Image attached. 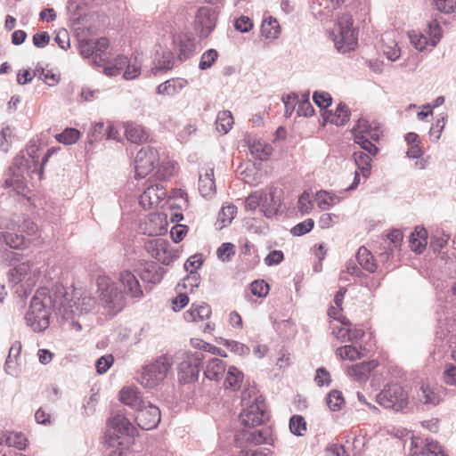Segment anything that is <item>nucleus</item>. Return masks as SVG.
I'll list each match as a JSON object with an SVG mask.
<instances>
[{"instance_id":"55","label":"nucleus","mask_w":456,"mask_h":456,"mask_svg":"<svg viewBox=\"0 0 456 456\" xmlns=\"http://www.w3.org/2000/svg\"><path fill=\"white\" fill-rule=\"evenodd\" d=\"M354 141L370 155L375 156L379 151L378 147L372 142V140L370 137H363V135H355V139H354Z\"/></svg>"},{"instance_id":"14","label":"nucleus","mask_w":456,"mask_h":456,"mask_svg":"<svg viewBox=\"0 0 456 456\" xmlns=\"http://www.w3.org/2000/svg\"><path fill=\"white\" fill-rule=\"evenodd\" d=\"M34 167L28 158L24 155H18L13 159L12 164L9 168V173L12 175V178L5 180L7 186H17L20 187L21 179L25 175H28L33 171Z\"/></svg>"},{"instance_id":"62","label":"nucleus","mask_w":456,"mask_h":456,"mask_svg":"<svg viewBox=\"0 0 456 456\" xmlns=\"http://www.w3.org/2000/svg\"><path fill=\"white\" fill-rule=\"evenodd\" d=\"M314 102L322 109H326L331 105L332 98L329 93L314 92L313 95Z\"/></svg>"},{"instance_id":"49","label":"nucleus","mask_w":456,"mask_h":456,"mask_svg":"<svg viewBox=\"0 0 456 456\" xmlns=\"http://www.w3.org/2000/svg\"><path fill=\"white\" fill-rule=\"evenodd\" d=\"M297 208L301 215L309 214L314 208V201L311 193L305 191L298 198Z\"/></svg>"},{"instance_id":"5","label":"nucleus","mask_w":456,"mask_h":456,"mask_svg":"<svg viewBox=\"0 0 456 456\" xmlns=\"http://www.w3.org/2000/svg\"><path fill=\"white\" fill-rule=\"evenodd\" d=\"M206 356L200 351L183 353L182 362L178 366L180 380L183 383L196 381L199 378L200 367L202 365Z\"/></svg>"},{"instance_id":"25","label":"nucleus","mask_w":456,"mask_h":456,"mask_svg":"<svg viewBox=\"0 0 456 456\" xmlns=\"http://www.w3.org/2000/svg\"><path fill=\"white\" fill-rule=\"evenodd\" d=\"M226 371V363L219 358L208 360L204 369V376L211 381H220Z\"/></svg>"},{"instance_id":"12","label":"nucleus","mask_w":456,"mask_h":456,"mask_svg":"<svg viewBox=\"0 0 456 456\" xmlns=\"http://www.w3.org/2000/svg\"><path fill=\"white\" fill-rule=\"evenodd\" d=\"M146 252L163 265H169L175 257L169 243L162 238H155L145 243Z\"/></svg>"},{"instance_id":"23","label":"nucleus","mask_w":456,"mask_h":456,"mask_svg":"<svg viewBox=\"0 0 456 456\" xmlns=\"http://www.w3.org/2000/svg\"><path fill=\"white\" fill-rule=\"evenodd\" d=\"M376 361L363 362L352 365L347 369V374L355 381L362 382L368 379L370 372L376 369Z\"/></svg>"},{"instance_id":"8","label":"nucleus","mask_w":456,"mask_h":456,"mask_svg":"<svg viewBox=\"0 0 456 456\" xmlns=\"http://www.w3.org/2000/svg\"><path fill=\"white\" fill-rule=\"evenodd\" d=\"M99 297L102 304L111 309L119 307L122 294L118 290L114 282L108 276H99L97 279Z\"/></svg>"},{"instance_id":"51","label":"nucleus","mask_w":456,"mask_h":456,"mask_svg":"<svg viewBox=\"0 0 456 456\" xmlns=\"http://www.w3.org/2000/svg\"><path fill=\"white\" fill-rule=\"evenodd\" d=\"M289 429L296 436H303L306 431V422L300 415H294L289 420Z\"/></svg>"},{"instance_id":"45","label":"nucleus","mask_w":456,"mask_h":456,"mask_svg":"<svg viewBox=\"0 0 456 456\" xmlns=\"http://www.w3.org/2000/svg\"><path fill=\"white\" fill-rule=\"evenodd\" d=\"M340 323L343 326L338 328H333L332 333L341 343H346L349 341L350 327L352 326V324L350 321L346 317H342V320H340Z\"/></svg>"},{"instance_id":"2","label":"nucleus","mask_w":456,"mask_h":456,"mask_svg":"<svg viewBox=\"0 0 456 456\" xmlns=\"http://www.w3.org/2000/svg\"><path fill=\"white\" fill-rule=\"evenodd\" d=\"M172 366V356L161 354L142 368L138 381L146 389L156 388L167 379Z\"/></svg>"},{"instance_id":"37","label":"nucleus","mask_w":456,"mask_h":456,"mask_svg":"<svg viewBox=\"0 0 456 456\" xmlns=\"http://www.w3.org/2000/svg\"><path fill=\"white\" fill-rule=\"evenodd\" d=\"M129 62L130 61L126 56L118 55L113 62H110L104 67V73L109 77L118 76L121 73L124 74V70Z\"/></svg>"},{"instance_id":"52","label":"nucleus","mask_w":456,"mask_h":456,"mask_svg":"<svg viewBox=\"0 0 456 456\" xmlns=\"http://www.w3.org/2000/svg\"><path fill=\"white\" fill-rule=\"evenodd\" d=\"M218 57V53L215 49H209L204 52L201 55L199 68L201 70L208 69L212 67Z\"/></svg>"},{"instance_id":"28","label":"nucleus","mask_w":456,"mask_h":456,"mask_svg":"<svg viewBox=\"0 0 456 456\" xmlns=\"http://www.w3.org/2000/svg\"><path fill=\"white\" fill-rule=\"evenodd\" d=\"M120 401L124 404L135 409L136 411L146 403V402L142 399L140 391L135 387H130L121 389Z\"/></svg>"},{"instance_id":"32","label":"nucleus","mask_w":456,"mask_h":456,"mask_svg":"<svg viewBox=\"0 0 456 456\" xmlns=\"http://www.w3.org/2000/svg\"><path fill=\"white\" fill-rule=\"evenodd\" d=\"M248 149L251 155L261 161L267 160L273 153L271 144L257 140L249 141Z\"/></svg>"},{"instance_id":"17","label":"nucleus","mask_w":456,"mask_h":456,"mask_svg":"<svg viewBox=\"0 0 456 456\" xmlns=\"http://www.w3.org/2000/svg\"><path fill=\"white\" fill-rule=\"evenodd\" d=\"M178 50V59L185 61L191 58L196 51V39L191 33H182L174 39Z\"/></svg>"},{"instance_id":"24","label":"nucleus","mask_w":456,"mask_h":456,"mask_svg":"<svg viewBox=\"0 0 456 456\" xmlns=\"http://www.w3.org/2000/svg\"><path fill=\"white\" fill-rule=\"evenodd\" d=\"M354 139L355 135H363V137H370L372 141L377 142L380 136V129L378 126H372L365 118H359L356 125L351 130Z\"/></svg>"},{"instance_id":"41","label":"nucleus","mask_w":456,"mask_h":456,"mask_svg":"<svg viewBox=\"0 0 456 456\" xmlns=\"http://www.w3.org/2000/svg\"><path fill=\"white\" fill-rule=\"evenodd\" d=\"M67 9L71 20L75 23H79L86 16V4L81 1L69 0Z\"/></svg>"},{"instance_id":"3","label":"nucleus","mask_w":456,"mask_h":456,"mask_svg":"<svg viewBox=\"0 0 456 456\" xmlns=\"http://www.w3.org/2000/svg\"><path fill=\"white\" fill-rule=\"evenodd\" d=\"M330 38L335 47L340 53H347L357 45V35L353 28V19L350 15L338 18L337 24L330 32Z\"/></svg>"},{"instance_id":"64","label":"nucleus","mask_w":456,"mask_h":456,"mask_svg":"<svg viewBox=\"0 0 456 456\" xmlns=\"http://www.w3.org/2000/svg\"><path fill=\"white\" fill-rule=\"evenodd\" d=\"M426 445L425 456H445L444 451L437 442L427 438Z\"/></svg>"},{"instance_id":"27","label":"nucleus","mask_w":456,"mask_h":456,"mask_svg":"<svg viewBox=\"0 0 456 456\" xmlns=\"http://www.w3.org/2000/svg\"><path fill=\"white\" fill-rule=\"evenodd\" d=\"M199 191L204 198H212L215 195L216 183L213 168H208L203 175H200Z\"/></svg>"},{"instance_id":"22","label":"nucleus","mask_w":456,"mask_h":456,"mask_svg":"<svg viewBox=\"0 0 456 456\" xmlns=\"http://www.w3.org/2000/svg\"><path fill=\"white\" fill-rule=\"evenodd\" d=\"M417 401L428 408L435 407L441 402L439 392L428 384H422L417 392Z\"/></svg>"},{"instance_id":"39","label":"nucleus","mask_w":456,"mask_h":456,"mask_svg":"<svg viewBox=\"0 0 456 456\" xmlns=\"http://www.w3.org/2000/svg\"><path fill=\"white\" fill-rule=\"evenodd\" d=\"M281 28L276 19L269 17L261 25V35L267 39H275L279 37Z\"/></svg>"},{"instance_id":"29","label":"nucleus","mask_w":456,"mask_h":456,"mask_svg":"<svg viewBox=\"0 0 456 456\" xmlns=\"http://www.w3.org/2000/svg\"><path fill=\"white\" fill-rule=\"evenodd\" d=\"M125 134L128 141L133 143H142L148 140L149 134L141 125L128 122L125 125Z\"/></svg>"},{"instance_id":"7","label":"nucleus","mask_w":456,"mask_h":456,"mask_svg":"<svg viewBox=\"0 0 456 456\" xmlns=\"http://www.w3.org/2000/svg\"><path fill=\"white\" fill-rule=\"evenodd\" d=\"M160 162L159 151L151 147H142L135 156L134 173L136 178H143L148 175Z\"/></svg>"},{"instance_id":"42","label":"nucleus","mask_w":456,"mask_h":456,"mask_svg":"<svg viewBox=\"0 0 456 456\" xmlns=\"http://www.w3.org/2000/svg\"><path fill=\"white\" fill-rule=\"evenodd\" d=\"M234 121L230 110H222L218 112L216 124L218 132L225 134L232 127Z\"/></svg>"},{"instance_id":"10","label":"nucleus","mask_w":456,"mask_h":456,"mask_svg":"<svg viewBox=\"0 0 456 456\" xmlns=\"http://www.w3.org/2000/svg\"><path fill=\"white\" fill-rule=\"evenodd\" d=\"M217 16L216 8L202 6L198 9L195 16V27L200 37H208L215 29Z\"/></svg>"},{"instance_id":"50","label":"nucleus","mask_w":456,"mask_h":456,"mask_svg":"<svg viewBox=\"0 0 456 456\" xmlns=\"http://www.w3.org/2000/svg\"><path fill=\"white\" fill-rule=\"evenodd\" d=\"M157 167L158 170L156 175L159 180H167L175 174V163L170 160H163L161 164H159Z\"/></svg>"},{"instance_id":"19","label":"nucleus","mask_w":456,"mask_h":456,"mask_svg":"<svg viewBox=\"0 0 456 456\" xmlns=\"http://www.w3.org/2000/svg\"><path fill=\"white\" fill-rule=\"evenodd\" d=\"M188 84L185 78L173 77L159 84L156 88V94L162 96L173 97L180 94Z\"/></svg>"},{"instance_id":"63","label":"nucleus","mask_w":456,"mask_h":456,"mask_svg":"<svg viewBox=\"0 0 456 456\" xmlns=\"http://www.w3.org/2000/svg\"><path fill=\"white\" fill-rule=\"evenodd\" d=\"M436 8L444 13L456 12V0H433Z\"/></svg>"},{"instance_id":"1","label":"nucleus","mask_w":456,"mask_h":456,"mask_svg":"<svg viewBox=\"0 0 456 456\" xmlns=\"http://www.w3.org/2000/svg\"><path fill=\"white\" fill-rule=\"evenodd\" d=\"M97 300L87 290L74 289L68 295L64 286L39 288L33 296L25 314L26 324L35 332H42L50 325L53 310L62 320L70 322L76 331L89 328L96 314Z\"/></svg>"},{"instance_id":"16","label":"nucleus","mask_w":456,"mask_h":456,"mask_svg":"<svg viewBox=\"0 0 456 456\" xmlns=\"http://www.w3.org/2000/svg\"><path fill=\"white\" fill-rule=\"evenodd\" d=\"M167 196V190L161 184H149L140 195V204L143 208L158 206Z\"/></svg>"},{"instance_id":"59","label":"nucleus","mask_w":456,"mask_h":456,"mask_svg":"<svg viewBox=\"0 0 456 456\" xmlns=\"http://www.w3.org/2000/svg\"><path fill=\"white\" fill-rule=\"evenodd\" d=\"M314 226V221L308 218L297 224H296L290 231L294 236H302L308 233Z\"/></svg>"},{"instance_id":"26","label":"nucleus","mask_w":456,"mask_h":456,"mask_svg":"<svg viewBox=\"0 0 456 456\" xmlns=\"http://www.w3.org/2000/svg\"><path fill=\"white\" fill-rule=\"evenodd\" d=\"M175 56L171 50L159 47L153 60V71L169 70L174 67Z\"/></svg>"},{"instance_id":"31","label":"nucleus","mask_w":456,"mask_h":456,"mask_svg":"<svg viewBox=\"0 0 456 456\" xmlns=\"http://www.w3.org/2000/svg\"><path fill=\"white\" fill-rule=\"evenodd\" d=\"M244 374L235 366H230L225 371L224 387L227 390L237 391L240 388Z\"/></svg>"},{"instance_id":"54","label":"nucleus","mask_w":456,"mask_h":456,"mask_svg":"<svg viewBox=\"0 0 456 456\" xmlns=\"http://www.w3.org/2000/svg\"><path fill=\"white\" fill-rule=\"evenodd\" d=\"M343 404L344 398L341 392L332 390L329 393L327 396V405L331 411H336L340 410Z\"/></svg>"},{"instance_id":"20","label":"nucleus","mask_w":456,"mask_h":456,"mask_svg":"<svg viewBox=\"0 0 456 456\" xmlns=\"http://www.w3.org/2000/svg\"><path fill=\"white\" fill-rule=\"evenodd\" d=\"M118 281L123 285L125 292L132 297L140 298L143 296L141 285L132 272H121L118 276Z\"/></svg>"},{"instance_id":"11","label":"nucleus","mask_w":456,"mask_h":456,"mask_svg":"<svg viewBox=\"0 0 456 456\" xmlns=\"http://www.w3.org/2000/svg\"><path fill=\"white\" fill-rule=\"evenodd\" d=\"M265 405L260 397L256 398L253 403L240 414V420L244 428L259 426L265 421Z\"/></svg>"},{"instance_id":"38","label":"nucleus","mask_w":456,"mask_h":456,"mask_svg":"<svg viewBox=\"0 0 456 456\" xmlns=\"http://www.w3.org/2000/svg\"><path fill=\"white\" fill-rule=\"evenodd\" d=\"M349 118V108L343 102L338 103L335 111L328 117V120L336 126H344L348 122Z\"/></svg>"},{"instance_id":"6","label":"nucleus","mask_w":456,"mask_h":456,"mask_svg":"<svg viewBox=\"0 0 456 456\" xmlns=\"http://www.w3.org/2000/svg\"><path fill=\"white\" fill-rule=\"evenodd\" d=\"M10 281L19 284L27 289H32L38 281L41 272L40 268L31 262H23L9 272Z\"/></svg>"},{"instance_id":"15","label":"nucleus","mask_w":456,"mask_h":456,"mask_svg":"<svg viewBox=\"0 0 456 456\" xmlns=\"http://www.w3.org/2000/svg\"><path fill=\"white\" fill-rule=\"evenodd\" d=\"M135 420L137 425L145 430L155 428L160 421V411L152 403L146 402L136 411Z\"/></svg>"},{"instance_id":"35","label":"nucleus","mask_w":456,"mask_h":456,"mask_svg":"<svg viewBox=\"0 0 456 456\" xmlns=\"http://www.w3.org/2000/svg\"><path fill=\"white\" fill-rule=\"evenodd\" d=\"M358 264L366 271L374 273L377 270V264L370 250L365 247H361L356 253Z\"/></svg>"},{"instance_id":"34","label":"nucleus","mask_w":456,"mask_h":456,"mask_svg":"<svg viewBox=\"0 0 456 456\" xmlns=\"http://www.w3.org/2000/svg\"><path fill=\"white\" fill-rule=\"evenodd\" d=\"M365 349L362 346H356L355 344L345 345L337 349V354L341 359H346L349 361H355L364 356Z\"/></svg>"},{"instance_id":"21","label":"nucleus","mask_w":456,"mask_h":456,"mask_svg":"<svg viewBox=\"0 0 456 456\" xmlns=\"http://www.w3.org/2000/svg\"><path fill=\"white\" fill-rule=\"evenodd\" d=\"M109 428L110 430H113V435H115V433H118L120 435L134 436L136 432V428L129 419L124 414L119 412L110 419Z\"/></svg>"},{"instance_id":"44","label":"nucleus","mask_w":456,"mask_h":456,"mask_svg":"<svg viewBox=\"0 0 456 456\" xmlns=\"http://www.w3.org/2000/svg\"><path fill=\"white\" fill-rule=\"evenodd\" d=\"M80 133L75 128H66L55 135V139L63 144H73L79 139Z\"/></svg>"},{"instance_id":"9","label":"nucleus","mask_w":456,"mask_h":456,"mask_svg":"<svg viewBox=\"0 0 456 456\" xmlns=\"http://www.w3.org/2000/svg\"><path fill=\"white\" fill-rule=\"evenodd\" d=\"M261 199L259 200L260 212L266 217L272 218L277 216L281 207V190L271 186L266 190H259Z\"/></svg>"},{"instance_id":"30","label":"nucleus","mask_w":456,"mask_h":456,"mask_svg":"<svg viewBox=\"0 0 456 456\" xmlns=\"http://www.w3.org/2000/svg\"><path fill=\"white\" fill-rule=\"evenodd\" d=\"M211 315V308L207 304H192L191 308L183 314L184 320L188 322H200L208 319Z\"/></svg>"},{"instance_id":"40","label":"nucleus","mask_w":456,"mask_h":456,"mask_svg":"<svg viewBox=\"0 0 456 456\" xmlns=\"http://www.w3.org/2000/svg\"><path fill=\"white\" fill-rule=\"evenodd\" d=\"M383 46L382 51L383 53L387 56V58L392 61H396L401 55V50L398 47L397 43L388 37V35L386 34L383 37Z\"/></svg>"},{"instance_id":"47","label":"nucleus","mask_w":456,"mask_h":456,"mask_svg":"<svg viewBox=\"0 0 456 456\" xmlns=\"http://www.w3.org/2000/svg\"><path fill=\"white\" fill-rule=\"evenodd\" d=\"M427 438L419 436H411L410 444L411 456H425V447H427Z\"/></svg>"},{"instance_id":"58","label":"nucleus","mask_w":456,"mask_h":456,"mask_svg":"<svg viewBox=\"0 0 456 456\" xmlns=\"http://www.w3.org/2000/svg\"><path fill=\"white\" fill-rule=\"evenodd\" d=\"M237 208L234 205L224 206L219 214V220L222 222L223 226L231 224L235 217Z\"/></svg>"},{"instance_id":"4","label":"nucleus","mask_w":456,"mask_h":456,"mask_svg":"<svg viewBox=\"0 0 456 456\" xmlns=\"http://www.w3.org/2000/svg\"><path fill=\"white\" fill-rule=\"evenodd\" d=\"M378 403L395 411L403 410L408 404V395L398 384L386 386L377 395Z\"/></svg>"},{"instance_id":"56","label":"nucleus","mask_w":456,"mask_h":456,"mask_svg":"<svg viewBox=\"0 0 456 456\" xmlns=\"http://www.w3.org/2000/svg\"><path fill=\"white\" fill-rule=\"evenodd\" d=\"M297 113L298 116H312L314 113V108L309 101V94H304L300 101L297 100Z\"/></svg>"},{"instance_id":"33","label":"nucleus","mask_w":456,"mask_h":456,"mask_svg":"<svg viewBox=\"0 0 456 456\" xmlns=\"http://www.w3.org/2000/svg\"><path fill=\"white\" fill-rule=\"evenodd\" d=\"M344 198L326 191H319L315 194L317 206L322 210H328L334 205L339 203Z\"/></svg>"},{"instance_id":"57","label":"nucleus","mask_w":456,"mask_h":456,"mask_svg":"<svg viewBox=\"0 0 456 456\" xmlns=\"http://www.w3.org/2000/svg\"><path fill=\"white\" fill-rule=\"evenodd\" d=\"M80 53L84 58H93V61L96 65H100L98 57H96V52L93 44V40L81 42L80 44Z\"/></svg>"},{"instance_id":"18","label":"nucleus","mask_w":456,"mask_h":456,"mask_svg":"<svg viewBox=\"0 0 456 456\" xmlns=\"http://www.w3.org/2000/svg\"><path fill=\"white\" fill-rule=\"evenodd\" d=\"M266 441V432L255 428H244L235 436V443L238 447H242L243 444H261Z\"/></svg>"},{"instance_id":"13","label":"nucleus","mask_w":456,"mask_h":456,"mask_svg":"<svg viewBox=\"0 0 456 456\" xmlns=\"http://www.w3.org/2000/svg\"><path fill=\"white\" fill-rule=\"evenodd\" d=\"M134 271L147 283L157 284L163 279L165 269L153 261L139 260Z\"/></svg>"},{"instance_id":"46","label":"nucleus","mask_w":456,"mask_h":456,"mask_svg":"<svg viewBox=\"0 0 456 456\" xmlns=\"http://www.w3.org/2000/svg\"><path fill=\"white\" fill-rule=\"evenodd\" d=\"M222 345L240 356L247 355L250 352L248 346L238 341L222 338Z\"/></svg>"},{"instance_id":"48","label":"nucleus","mask_w":456,"mask_h":456,"mask_svg":"<svg viewBox=\"0 0 456 456\" xmlns=\"http://www.w3.org/2000/svg\"><path fill=\"white\" fill-rule=\"evenodd\" d=\"M409 38L412 46L420 52L424 51L427 46L429 45L428 37L420 32H410Z\"/></svg>"},{"instance_id":"36","label":"nucleus","mask_w":456,"mask_h":456,"mask_svg":"<svg viewBox=\"0 0 456 456\" xmlns=\"http://www.w3.org/2000/svg\"><path fill=\"white\" fill-rule=\"evenodd\" d=\"M428 232L424 228L417 227L410 237V246L415 252L421 253L427 245Z\"/></svg>"},{"instance_id":"43","label":"nucleus","mask_w":456,"mask_h":456,"mask_svg":"<svg viewBox=\"0 0 456 456\" xmlns=\"http://www.w3.org/2000/svg\"><path fill=\"white\" fill-rule=\"evenodd\" d=\"M354 159L358 170L362 173V176L368 178L371 170L370 157L364 152L357 151L354 153Z\"/></svg>"},{"instance_id":"60","label":"nucleus","mask_w":456,"mask_h":456,"mask_svg":"<svg viewBox=\"0 0 456 456\" xmlns=\"http://www.w3.org/2000/svg\"><path fill=\"white\" fill-rule=\"evenodd\" d=\"M250 289L254 296L265 297L269 292V285L263 280H256L251 283Z\"/></svg>"},{"instance_id":"53","label":"nucleus","mask_w":456,"mask_h":456,"mask_svg":"<svg viewBox=\"0 0 456 456\" xmlns=\"http://www.w3.org/2000/svg\"><path fill=\"white\" fill-rule=\"evenodd\" d=\"M429 45L435 47L440 41L442 35V28L437 20H433L428 24V28Z\"/></svg>"},{"instance_id":"61","label":"nucleus","mask_w":456,"mask_h":456,"mask_svg":"<svg viewBox=\"0 0 456 456\" xmlns=\"http://www.w3.org/2000/svg\"><path fill=\"white\" fill-rule=\"evenodd\" d=\"M235 246L232 243H223L216 251V255L222 261H228L235 254Z\"/></svg>"}]
</instances>
